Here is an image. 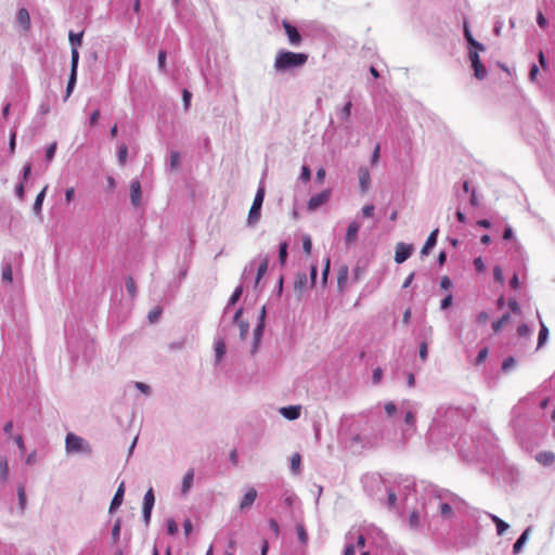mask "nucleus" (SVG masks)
<instances>
[{
	"instance_id": "nucleus-1",
	"label": "nucleus",
	"mask_w": 555,
	"mask_h": 555,
	"mask_svg": "<svg viewBox=\"0 0 555 555\" xmlns=\"http://www.w3.org/2000/svg\"><path fill=\"white\" fill-rule=\"evenodd\" d=\"M307 61L308 54L306 53L280 50L275 55L273 66L276 72H286L304 66Z\"/></svg>"
},
{
	"instance_id": "nucleus-2",
	"label": "nucleus",
	"mask_w": 555,
	"mask_h": 555,
	"mask_svg": "<svg viewBox=\"0 0 555 555\" xmlns=\"http://www.w3.org/2000/svg\"><path fill=\"white\" fill-rule=\"evenodd\" d=\"M65 448L68 453H90V444L81 437L68 433L65 438Z\"/></svg>"
},
{
	"instance_id": "nucleus-3",
	"label": "nucleus",
	"mask_w": 555,
	"mask_h": 555,
	"mask_svg": "<svg viewBox=\"0 0 555 555\" xmlns=\"http://www.w3.org/2000/svg\"><path fill=\"white\" fill-rule=\"evenodd\" d=\"M263 198H264V189L260 188L257 191L254 202H253V205L249 209L248 219H247L249 224H255L256 222H258V220L260 218V209H261V206L263 203Z\"/></svg>"
},
{
	"instance_id": "nucleus-4",
	"label": "nucleus",
	"mask_w": 555,
	"mask_h": 555,
	"mask_svg": "<svg viewBox=\"0 0 555 555\" xmlns=\"http://www.w3.org/2000/svg\"><path fill=\"white\" fill-rule=\"evenodd\" d=\"M79 52L76 48L72 50V67L70 75L66 88V98H68L75 87L77 79V67H78Z\"/></svg>"
},
{
	"instance_id": "nucleus-5",
	"label": "nucleus",
	"mask_w": 555,
	"mask_h": 555,
	"mask_svg": "<svg viewBox=\"0 0 555 555\" xmlns=\"http://www.w3.org/2000/svg\"><path fill=\"white\" fill-rule=\"evenodd\" d=\"M331 194V189H326L321 193L311 196L307 204L308 210L313 211L322 205L326 204L330 201Z\"/></svg>"
},
{
	"instance_id": "nucleus-6",
	"label": "nucleus",
	"mask_w": 555,
	"mask_h": 555,
	"mask_svg": "<svg viewBox=\"0 0 555 555\" xmlns=\"http://www.w3.org/2000/svg\"><path fill=\"white\" fill-rule=\"evenodd\" d=\"M264 318H266V307L263 306L260 310L259 323L254 330V346L251 352L255 353L258 349L259 343L261 340L263 330H264Z\"/></svg>"
},
{
	"instance_id": "nucleus-7",
	"label": "nucleus",
	"mask_w": 555,
	"mask_h": 555,
	"mask_svg": "<svg viewBox=\"0 0 555 555\" xmlns=\"http://www.w3.org/2000/svg\"><path fill=\"white\" fill-rule=\"evenodd\" d=\"M469 60L472 62L475 77L477 79H483L486 77L487 70H486V67L483 66V64L481 63L478 52L469 51Z\"/></svg>"
},
{
	"instance_id": "nucleus-8",
	"label": "nucleus",
	"mask_w": 555,
	"mask_h": 555,
	"mask_svg": "<svg viewBox=\"0 0 555 555\" xmlns=\"http://www.w3.org/2000/svg\"><path fill=\"white\" fill-rule=\"evenodd\" d=\"M413 246L411 244L398 243L396 246L395 261L397 263L404 262L412 254Z\"/></svg>"
},
{
	"instance_id": "nucleus-9",
	"label": "nucleus",
	"mask_w": 555,
	"mask_h": 555,
	"mask_svg": "<svg viewBox=\"0 0 555 555\" xmlns=\"http://www.w3.org/2000/svg\"><path fill=\"white\" fill-rule=\"evenodd\" d=\"M282 25L287 35L289 43L293 46H299L301 43V36L297 28L287 21H283Z\"/></svg>"
},
{
	"instance_id": "nucleus-10",
	"label": "nucleus",
	"mask_w": 555,
	"mask_h": 555,
	"mask_svg": "<svg viewBox=\"0 0 555 555\" xmlns=\"http://www.w3.org/2000/svg\"><path fill=\"white\" fill-rule=\"evenodd\" d=\"M349 276V268L347 264L339 267L337 271V287L340 293H344L347 288V282Z\"/></svg>"
},
{
	"instance_id": "nucleus-11",
	"label": "nucleus",
	"mask_w": 555,
	"mask_h": 555,
	"mask_svg": "<svg viewBox=\"0 0 555 555\" xmlns=\"http://www.w3.org/2000/svg\"><path fill=\"white\" fill-rule=\"evenodd\" d=\"M243 310L238 309L234 315V323L237 324L240 330V337L242 339H246L248 332H249V324L246 321L241 320Z\"/></svg>"
},
{
	"instance_id": "nucleus-12",
	"label": "nucleus",
	"mask_w": 555,
	"mask_h": 555,
	"mask_svg": "<svg viewBox=\"0 0 555 555\" xmlns=\"http://www.w3.org/2000/svg\"><path fill=\"white\" fill-rule=\"evenodd\" d=\"M358 175H359L360 188H361L362 192H366L371 184L370 171L367 168L361 167V168H359Z\"/></svg>"
},
{
	"instance_id": "nucleus-13",
	"label": "nucleus",
	"mask_w": 555,
	"mask_h": 555,
	"mask_svg": "<svg viewBox=\"0 0 555 555\" xmlns=\"http://www.w3.org/2000/svg\"><path fill=\"white\" fill-rule=\"evenodd\" d=\"M308 284V278L305 272H300L296 275L295 282H294V289L295 292L301 296L302 293L306 291Z\"/></svg>"
},
{
	"instance_id": "nucleus-14",
	"label": "nucleus",
	"mask_w": 555,
	"mask_h": 555,
	"mask_svg": "<svg viewBox=\"0 0 555 555\" xmlns=\"http://www.w3.org/2000/svg\"><path fill=\"white\" fill-rule=\"evenodd\" d=\"M130 198L134 206H139L141 202V185L139 181H132L130 184Z\"/></svg>"
},
{
	"instance_id": "nucleus-15",
	"label": "nucleus",
	"mask_w": 555,
	"mask_h": 555,
	"mask_svg": "<svg viewBox=\"0 0 555 555\" xmlns=\"http://www.w3.org/2000/svg\"><path fill=\"white\" fill-rule=\"evenodd\" d=\"M359 229H360V225L358 222L356 221H352L349 223L348 225V229H347V233H346V243L348 245L352 244L356 242L357 237H358V232H359Z\"/></svg>"
},
{
	"instance_id": "nucleus-16",
	"label": "nucleus",
	"mask_w": 555,
	"mask_h": 555,
	"mask_svg": "<svg viewBox=\"0 0 555 555\" xmlns=\"http://www.w3.org/2000/svg\"><path fill=\"white\" fill-rule=\"evenodd\" d=\"M16 17L18 24L23 27L24 30L27 31L30 29V15L25 8L18 10Z\"/></svg>"
},
{
	"instance_id": "nucleus-17",
	"label": "nucleus",
	"mask_w": 555,
	"mask_h": 555,
	"mask_svg": "<svg viewBox=\"0 0 555 555\" xmlns=\"http://www.w3.org/2000/svg\"><path fill=\"white\" fill-rule=\"evenodd\" d=\"M535 460L539 464L548 466L554 463L555 454L552 451H543L535 455Z\"/></svg>"
},
{
	"instance_id": "nucleus-18",
	"label": "nucleus",
	"mask_w": 555,
	"mask_h": 555,
	"mask_svg": "<svg viewBox=\"0 0 555 555\" xmlns=\"http://www.w3.org/2000/svg\"><path fill=\"white\" fill-rule=\"evenodd\" d=\"M438 233H439L438 229H435L431 231V233L429 234V236L426 240L425 245L423 246V248L421 250L422 255H427L429 253V250L436 245Z\"/></svg>"
},
{
	"instance_id": "nucleus-19",
	"label": "nucleus",
	"mask_w": 555,
	"mask_h": 555,
	"mask_svg": "<svg viewBox=\"0 0 555 555\" xmlns=\"http://www.w3.org/2000/svg\"><path fill=\"white\" fill-rule=\"evenodd\" d=\"M281 414L289 421L297 420L300 415V406L291 405L282 408Z\"/></svg>"
},
{
	"instance_id": "nucleus-20",
	"label": "nucleus",
	"mask_w": 555,
	"mask_h": 555,
	"mask_svg": "<svg viewBox=\"0 0 555 555\" xmlns=\"http://www.w3.org/2000/svg\"><path fill=\"white\" fill-rule=\"evenodd\" d=\"M257 498V491L254 488H250L245 495L243 496L240 507L242 509L249 507Z\"/></svg>"
},
{
	"instance_id": "nucleus-21",
	"label": "nucleus",
	"mask_w": 555,
	"mask_h": 555,
	"mask_svg": "<svg viewBox=\"0 0 555 555\" xmlns=\"http://www.w3.org/2000/svg\"><path fill=\"white\" fill-rule=\"evenodd\" d=\"M124 493H125V486H124V482H121L111 502L109 511H113L121 505L122 500H124Z\"/></svg>"
},
{
	"instance_id": "nucleus-22",
	"label": "nucleus",
	"mask_w": 555,
	"mask_h": 555,
	"mask_svg": "<svg viewBox=\"0 0 555 555\" xmlns=\"http://www.w3.org/2000/svg\"><path fill=\"white\" fill-rule=\"evenodd\" d=\"M193 479H194V469L193 468H190L184 477H183V480H182V493L185 494L186 492H189V490L192 488V485H193Z\"/></svg>"
},
{
	"instance_id": "nucleus-23",
	"label": "nucleus",
	"mask_w": 555,
	"mask_h": 555,
	"mask_svg": "<svg viewBox=\"0 0 555 555\" xmlns=\"http://www.w3.org/2000/svg\"><path fill=\"white\" fill-rule=\"evenodd\" d=\"M225 351H227L225 343L222 339H219L215 346L216 363H219L222 360V358L225 354Z\"/></svg>"
},
{
	"instance_id": "nucleus-24",
	"label": "nucleus",
	"mask_w": 555,
	"mask_h": 555,
	"mask_svg": "<svg viewBox=\"0 0 555 555\" xmlns=\"http://www.w3.org/2000/svg\"><path fill=\"white\" fill-rule=\"evenodd\" d=\"M268 266H269L268 258L261 259V261L258 266V270H257V276H256V282H255L256 286L258 285V283L260 282L262 276L266 274V272L268 270Z\"/></svg>"
},
{
	"instance_id": "nucleus-25",
	"label": "nucleus",
	"mask_w": 555,
	"mask_h": 555,
	"mask_svg": "<svg viewBox=\"0 0 555 555\" xmlns=\"http://www.w3.org/2000/svg\"><path fill=\"white\" fill-rule=\"evenodd\" d=\"M0 478L2 481H7L9 479V463L7 457H0Z\"/></svg>"
},
{
	"instance_id": "nucleus-26",
	"label": "nucleus",
	"mask_w": 555,
	"mask_h": 555,
	"mask_svg": "<svg viewBox=\"0 0 555 555\" xmlns=\"http://www.w3.org/2000/svg\"><path fill=\"white\" fill-rule=\"evenodd\" d=\"M82 36H83V33H79V34H75L73 31H69V41H70V44H72V50L74 48H76L78 50V47L81 46V42H82Z\"/></svg>"
},
{
	"instance_id": "nucleus-27",
	"label": "nucleus",
	"mask_w": 555,
	"mask_h": 555,
	"mask_svg": "<svg viewBox=\"0 0 555 555\" xmlns=\"http://www.w3.org/2000/svg\"><path fill=\"white\" fill-rule=\"evenodd\" d=\"M155 502V496L153 489L150 488L143 499V507L153 508Z\"/></svg>"
},
{
	"instance_id": "nucleus-28",
	"label": "nucleus",
	"mask_w": 555,
	"mask_h": 555,
	"mask_svg": "<svg viewBox=\"0 0 555 555\" xmlns=\"http://www.w3.org/2000/svg\"><path fill=\"white\" fill-rule=\"evenodd\" d=\"M296 532H297V537H298V540L300 541L301 544H307L308 542V533L305 529V526L302 524H297L296 525Z\"/></svg>"
},
{
	"instance_id": "nucleus-29",
	"label": "nucleus",
	"mask_w": 555,
	"mask_h": 555,
	"mask_svg": "<svg viewBox=\"0 0 555 555\" xmlns=\"http://www.w3.org/2000/svg\"><path fill=\"white\" fill-rule=\"evenodd\" d=\"M47 189H48V186L46 185L42 189V191L37 195V197L35 199V203H34V210H35V212H39L41 210Z\"/></svg>"
},
{
	"instance_id": "nucleus-30",
	"label": "nucleus",
	"mask_w": 555,
	"mask_h": 555,
	"mask_svg": "<svg viewBox=\"0 0 555 555\" xmlns=\"http://www.w3.org/2000/svg\"><path fill=\"white\" fill-rule=\"evenodd\" d=\"M301 456L299 453H294L291 457V468L297 474L300 469Z\"/></svg>"
},
{
	"instance_id": "nucleus-31",
	"label": "nucleus",
	"mask_w": 555,
	"mask_h": 555,
	"mask_svg": "<svg viewBox=\"0 0 555 555\" xmlns=\"http://www.w3.org/2000/svg\"><path fill=\"white\" fill-rule=\"evenodd\" d=\"M492 520L496 526V531L499 534H503L507 530L508 525L498 516H492Z\"/></svg>"
},
{
	"instance_id": "nucleus-32",
	"label": "nucleus",
	"mask_w": 555,
	"mask_h": 555,
	"mask_svg": "<svg viewBox=\"0 0 555 555\" xmlns=\"http://www.w3.org/2000/svg\"><path fill=\"white\" fill-rule=\"evenodd\" d=\"M508 320H509V314H508V313L503 314L499 320H496V321H494V322L492 323V328H493V331H494L495 333H498V332L501 330V327H502L505 323H507V322H508Z\"/></svg>"
},
{
	"instance_id": "nucleus-33",
	"label": "nucleus",
	"mask_w": 555,
	"mask_h": 555,
	"mask_svg": "<svg viewBox=\"0 0 555 555\" xmlns=\"http://www.w3.org/2000/svg\"><path fill=\"white\" fill-rule=\"evenodd\" d=\"M127 156H128V147L126 144H121L118 147V162H119L120 166H124L126 164Z\"/></svg>"
},
{
	"instance_id": "nucleus-34",
	"label": "nucleus",
	"mask_w": 555,
	"mask_h": 555,
	"mask_svg": "<svg viewBox=\"0 0 555 555\" xmlns=\"http://www.w3.org/2000/svg\"><path fill=\"white\" fill-rule=\"evenodd\" d=\"M409 525L412 529H416L420 526V514L417 511H412L409 515Z\"/></svg>"
},
{
	"instance_id": "nucleus-35",
	"label": "nucleus",
	"mask_w": 555,
	"mask_h": 555,
	"mask_svg": "<svg viewBox=\"0 0 555 555\" xmlns=\"http://www.w3.org/2000/svg\"><path fill=\"white\" fill-rule=\"evenodd\" d=\"M548 337V330L547 327L542 323L541 324V330H540V333H539V338H538V348H540L541 346H543V344L546 341Z\"/></svg>"
},
{
	"instance_id": "nucleus-36",
	"label": "nucleus",
	"mask_w": 555,
	"mask_h": 555,
	"mask_svg": "<svg viewBox=\"0 0 555 555\" xmlns=\"http://www.w3.org/2000/svg\"><path fill=\"white\" fill-rule=\"evenodd\" d=\"M2 279L7 283H11L13 280L12 267L10 263H7L2 269Z\"/></svg>"
},
{
	"instance_id": "nucleus-37",
	"label": "nucleus",
	"mask_w": 555,
	"mask_h": 555,
	"mask_svg": "<svg viewBox=\"0 0 555 555\" xmlns=\"http://www.w3.org/2000/svg\"><path fill=\"white\" fill-rule=\"evenodd\" d=\"M126 288L131 297L137 296V285H135L134 280L131 276H129L126 281Z\"/></svg>"
},
{
	"instance_id": "nucleus-38",
	"label": "nucleus",
	"mask_w": 555,
	"mask_h": 555,
	"mask_svg": "<svg viewBox=\"0 0 555 555\" xmlns=\"http://www.w3.org/2000/svg\"><path fill=\"white\" fill-rule=\"evenodd\" d=\"M528 530L524 531L522 534L517 539L513 545L514 553H518L527 540Z\"/></svg>"
},
{
	"instance_id": "nucleus-39",
	"label": "nucleus",
	"mask_w": 555,
	"mask_h": 555,
	"mask_svg": "<svg viewBox=\"0 0 555 555\" xmlns=\"http://www.w3.org/2000/svg\"><path fill=\"white\" fill-rule=\"evenodd\" d=\"M16 149V130L15 128L10 131L9 152L11 155L15 153Z\"/></svg>"
},
{
	"instance_id": "nucleus-40",
	"label": "nucleus",
	"mask_w": 555,
	"mask_h": 555,
	"mask_svg": "<svg viewBox=\"0 0 555 555\" xmlns=\"http://www.w3.org/2000/svg\"><path fill=\"white\" fill-rule=\"evenodd\" d=\"M181 159L178 152L170 153V167L171 169H178L180 167Z\"/></svg>"
},
{
	"instance_id": "nucleus-41",
	"label": "nucleus",
	"mask_w": 555,
	"mask_h": 555,
	"mask_svg": "<svg viewBox=\"0 0 555 555\" xmlns=\"http://www.w3.org/2000/svg\"><path fill=\"white\" fill-rule=\"evenodd\" d=\"M351 107H352V103L351 102H347L345 104V106L339 112V116H340L341 119L347 120L350 117Z\"/></svg>"
},
{
	"instance_id": "nucleus-42",
	"label": "nucleus",
	"mask_w": 555,
	"mask_h": 555,
	"mask_svg": "<svg viewBox=\"0 0 555 555\" xmlns=\"http://www.w3.org/2000/svg\"><path fill=\"white\" fill-rule=\"evenodd\" d=\"M56 147H57V143L56 142H53L51 143L47 150H46V159L48 162H51L55 155V152H56Z\"/></svg>"
},
{
	"instance_id": "nucleus-43",
	"label": "nucleus",
	"mask_w": 555,
	"mask_h": 555,
	"mask_svg": "<svg viewBox=\"0 0 555 555\" xmlns=\"http://www.w3.org/2000/svg\"><path fill=\"white\" fill-rule=\"evenodd\" d=\"M17 494H18V502H20L21 509H24L26 506V493H25L24 486L18 487Z\"/></svg>"
},
{
	"instance_id": "nucleus-44",
	"label": "nucleus",
	"mask_w": 555,
	"mask_h": 555,
	"mask_svg": "<svg viewBox=\"0 0 555 555\" xmlns=\"http://www.w3.org/2000/svg\"><path fill=\"white\" fill-rule=\"evenodd\" d=\"M242 293H243V288L241 286L236 287L229 299V305H231V306L235 305L236 301L241 298Z\"/></svg>"
},
{
	"instance_id": "nucleus-45",
	"label": "nucleus",
	"mask_w": 555,
	"mask_h": 555,
	"mask_svg": "<svg viewBox=\"0 0 555 555\" xmlns=\"http://www.w3.org/2000/svg\"><path fill=\"white\" fill-rule=\"evenodd\" d=\"M162 314V309L159 307L154 308L149 312V320L151 323L156 322Z\"/></svg>"
},
{
	"instance_id": "nucleus-46",
	"label": "nucleus",
	"mask_w": 555,
	"mask_h": 555,
	"mask_svg": "<svg viewBox=\"0 0 555 555\" xmlns=\"http://www.w3.org/2000/svg\"><path fill=\"white\" fill-rule=\"evenodd\" d=\"M440 513L443 517H451L453 514V509L448 503H442L440 505Z\"/></svg>"
},
{
	"instance_id": "nucleus-47",
	"label": "nucleus",
	"mask_w": 555,
	"mask_h": 555,
	"mask_svg": "<svg viewBox=\"0 0 555 555\" xmlns=\"http://www.w3.org/2000/svg\"><path fill=\"white\" fill-rule=\"evenodd\" d=\"M179 528L177 522L173 519L167 520V531L170 535H173L178 532Z\"/></svg>"
},
{
	"instance_id": "nucleus-48",
	"label": "nucleus",
	"mask_w": 555,
	"mask_h": 555,
	"mask_svg": "<svg viewBox=\"0 0 555 555\" xmlns=\"http://www.w3.org/2000/svg\"><path fill=\"white\" fill-rule=\"evenodd\" d=\"M166 56H167L166 51L160 50V51L158 52V67H159V69H160V70H163V72H164V70H165V68H166Z\"/></svg>"
},
{
	"instance_id": "nucleus-49",
	"label": "nucleus",
	"mask_w": 555,
	"mask_h": 555,
	"mask_svg": "<svg viewBox=\"0 0 555 555\" xmlns=\"http://www.w3.org/2000/svg\"><path fill=\"white\" fill-rule=\"evenodd\" d=\"M493 276L496 282H499V283L504 282L503 271H502L501 267L495 266L493 268Z\"/></svg>"
},
{
	"instance_id": "nucleus-50",
	"label": "nucleus",
	"mask_w": 555,
	"mask_h": 555,
	"mask_svg": "<svg viewBox=\"0 0 555 555\" xmlns=\"http://www.w3.org/2000/svg\"><path fill=\"white\" fill-rule=\"evenodd\" d=\"M286 257H287V244L286 243H283L281 244L280 246V250H279V259L282 263L285 262L286 260Z\"/></svg>"
},
{
	"instance_id": "nucleus-51",
	"label": "nucleus",
	"mask_w": 555,
	"mask_h": 555,
	"mask_svg": "<svg viewBox=\"0 0 555 555\" xmlns=\"http://www.w3.org/2000/svg\"><path fill=\"white\" fill-rule=\"evenodd\" d=\"M120 529H121L120 520H117L112 529V537L115 542L119 539Z\"/></svg>"
},
{
	"instance_id": "nucleus-52",
	"label": "nucleus",
	"mask_w": 555,
	"mask_h": 555,
	"mask_svg": "<svg viewBox=\"0 0 555 555\" xmlns=\"http://www.w3.org/2000/svg\"><path fill=\"white\" fill-rule=\"evenodd\" d=\"M516 364V361L513 357H508L506 358L504 361H503V364H502V370L503 371H507L512 367H514Z\"/></svg>"
},
{
	"instance_id": "nucleus-53",
	"label": "nucleus",
	"mask_w": 555,
	"mask_h": 555,
	"mask_svg": "<svg viewBox=\"0 0 555 555\" xmlns=\"http://www.w3.org/2000/svg\"><path fill=\"white\" fill-rule=\"evenodd\" d=\"M488 348L485 347L482 348L479 352H478V356L476 358V364H481L488 357Z\"/></svg>"
},
{
	"instance_id": "nucleus-54",
	"label": "nucleus",
	"mask_w": 555,
	"mask_h": 555,
	"mask_svg": "<svg viewBox=\"0 0 555 555\" xmlns=\"http://www.w3.org/2000/svg\"><path fill=\"white\" fill-rule=\"evenodd\" d=\"M311 178V170L308 166H302L301 168V175H300V179L304 181V182H308Z\"/></svg>"
},
{
	"instance_id": "nucleus-55",
	"label": "nucleus",
	"mask_w": 555,
	"mask_h": 555,
	"mask_svg": "<svg viewBox=\"0 0 555 555\" xmlns=\"http://www.w3.org/2000/svg\"><path fill=\"white\" fill-rule=\"evenodd\" d=\"M192 94L189 90L184 89L182 92V100L184 104V108L188 109L190 107Z\"/></svg>"
},
{
	"instance_id": "nucleus-56",
	"label": "nucleus",
	"mask_w": 555,
	"mask_h": 555,
	"mask_svg": "<svg viewBox=\"0 0 555 555\" xmlns=\"http://www.w3.org/2000/svg\"><path fill=\"white\" fill-rule=\"evenodd\" d=\"M375 207L373 205H365L362 208V214L365 218H371L374 215Z\"/></svg>"
},
{
	"instance_id": "nucleus-57",
	"label": "nucleus",
	"mask_w": 555,
	"mask_h": 555,
	"mask_svg": "<svg viewBox=\"0 0 555 555\" xmlns=\"http://www.w3.org/2000/svg\"><path fill=\"white\" fill-rule=\"evenodd\" d=\"M15 194L18 197V199H21V201L24 199V197H25L24 182H21L20 184L16 185Z\"/></svg>"
},
{
	"instance_id": "nucleus-58",
	"label": "nucleus",
	"mask_w": 555,
	"mask_h": 555,
	"mask_svg": "<svg viewBox=\"0 0 555 555\" xmlns=\"http://www.w3.org/2000/svg\"><path fill=\"white\" fill-rule=\"evenodd\" d=\"M382 377H383L382 369L380 367L375 369L373 371V376H372L373 383L378 384L382 380Z\"/></svg>"
},
{
	"instance_id": "nucleus-59",
	"label": "nucleus",
	"mask_w": 555,
	"mask_h": 555,
	"mask_svg": "<svg viewBox=\"0 0 555 555\" xmlns=\"http://www.w3.org/2000/svg\"><path fill=\"white\" fill-rule=\"evenodd\" d=\"M31 175V164L27 163L25 164L23 168V182L27 181Z\"/></svg>"
},
{
	"instance_id": "nucleus-60",
	"label": "nucleus",
	"mask_w": 555,
	"mask_h": 555,
	"mask_svg": "<svg viewBox=\"0 0 555 555\" xmlns=\"http://www.w3.org/2000/svg\"><path fill=\"white\" fill-rule=\"evenodd\" d=\"M99 119H100V111H99V109H95V111L91 114V116H90V119H89V124H90V126H92V127H93V126H95V125L98 124Z\"/></svg>"
},
{
	"instance_id": "nucleus-61",
	"label": "nucleus",
	"mask_w": 555,
	"mask_h": 555,
	"mask_svg": "<svg viewBox=\"0 0 555 555\" xmlns=\"http://www.w3.org/2000/svg\"><path fill=\"white\" fill-rule=\"evenodd\" d=\"M464 36L469 46L475 41L467 24L464 25Z\"/></svg>"
},
{
	"instance_id": "nucleus-62",
	"label": "nucleus",
	"mask_w": 555,
	"mask_h": 555,
	"mask_svg": "<svg viewBox=\"0 0 555 555\" xmlns=\"http://www.w3.org/2000/svg\"><path fill=\"white\" fill-rule=\"evenodd\" d=\"M379 152H380V147H379V144H377L374 149V152L372 154V157H371V163L372 165H376L378 159H379Z\"/></svg>"
},
{
	"instance_id": "nucleus-63",
	"label": "nucleus",
	"mask_w": 555,
	"mask_h": 555,
	"mask_svg": "<svg viewBox=\"0 0 555 555\" xmlns=\"http://www.w3.org/2000/svg\"><path fill=\"white\" fill-rule=\"evenodd\" d=\"M74 196H75V189L74 188H68L66 191H65V201L67 204L72 203L73 199H74Z\"/></svg>"
},
{
	"instance_id": "nucleus-64",
	"label": "nucleus",
	"mask_w": 555,
	"mask_h": 555,
	"mask_svg": "<svg viewBox=\"0 0 555 555\" xmlns=\"http://www.w3.org/2000/svg\"><path fill=\"white\" fill-rule=\"evenodd\" d=\"M302 247H304V250L306 254H310L311 253V248H312V243H311V240L309 236H307L304 242H302Z\"/></svg>"
}]
</instances>
